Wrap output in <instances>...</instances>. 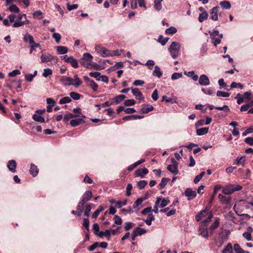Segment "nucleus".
Here are the masks:
<instances>
[{
  "mask_svg": "<svg viewBox=\"0 0 253 253\" xmlns=\"http://www.w3.org/2000/svg\"><path fill=\"white\" fill-rule=\"evenodd\" d=\"M211 207V205L208 204L204 210L196 215L195 217L196 221H199L202 220L205 225L210 222L213 216L212 212L210 210Z\"/></svg>",
  "mask_w": 253,
  "mask_h": 253,
  "instance_id": "f257e3e1",
  "label": "nucleus"
},
{
  "mask_svg": "<svg viewBox=\"0 0 253 253\" xmlns=\"http://www.w3.org/2000/svg\"><path fill=\"white\" fill-rule=\"evenodd\" d=\"M180 48V45L179 42H173L169 47V50L170 53L171 57L173 59H175L177 57L179 50Z\"/></svg>",
  "mask_w": 253,
  "mask_h": 253,
  "instance_id": "f03ea898",
  "label": "nucleus"
},
{
  "mask_svg": "<svg viewBox=\"0 0 253 253\" xmlns=\"http://www.w3.org/2000/svg\"><path fill=\"white\" fill-rule=\"evenodd\" d=\"M242 188V186L239 185L229 184L222 189V193L224 194L229 195L235 191L240 190Z\"/></svg>",
  "mask_w": 253,
  "mask_h": 253,
  "instance_id": "7ed1b4c3",
  "label": "nucleus"
},
{
  "mask_svg": "<svg viewBox=\"0 0 253 253\" xmlns=\"http://www.w3.org/2000/svg\"><path fill=\"white\" fill-rule=\"evenodd\" d=\"M93 58L92 56L88 53H84L83 57L82 58L80 63L84 67H91L90 65L92 62V59Z\"/></svg>",
  "mask_w": 253,
  "mask_h": 253,
  "instance_id": "20e7f679",
  "label": "nucleus"
},
{
  "mask_svg": "<svg viewBox=\"0 0 253 253\" xmlns=\"http://www.w3.org/2000/svg\"><path fill=\"white\" fill-rule=\"evenodd\" d=\"M41 59L42 63L53 62V63L55 64L57 62V57L48 53L42 54L41 56Z\"/></svg>",
  "mask_w": 253,
  "mask_h": 253,
  "instance_id": "39448f33",
  "label": "nucleus"
},
{
  "mask_svg": "<svg viewBox=\"0 0 253 253\" xmlns=\"http://www.w3.org/2000/svg\"><path fill=\"white\" fill-rule=\"evenodd\" d=\"M95 50L100 53L103 57L113 56V53L111 51L99 45H96Z\"/></svg>",
  "mask_w": 253,
  "mask_h": 253,
  "instance_id": "423d86ee",
  "label": "nucleus"
},
{
  "mask_svg": "<svg viewBox=\"0 0 253 253\" xmlns=\"http://www.w3.org/2000/svg\"><path fill=\"white\" fill-rule=\"evenodd\" d=\"M172 165H169L168 166L167 169L172 173L176 175L178 173L177 169L178 163L174 160V159H172Z\"/></svg>",
  "mask_w": 253,
  "mask_h": 253,
  "instance_id": "0eeeda50",
  "label": "nucleus"
},
{
  "mask_svg": "<svg viewBox=\"0 0 253 253\" xmlns=\"http://www.w3.org/2000/svg\"><path fill=\"white\" fill-rule=\"evenodd\" d=\"M230 234V231L229 230L223 229L219 233V238L222 243L227 241L229 239V236Z\"/></svg>",
  "mask_w": 253,
  "mask_h": 253,
  "instance_id": "6e6552de",
  "label": "nucleus"
},
{
  "mask_svg": "<svg viewBox=\"0 0 253 253\" xmlns=\"http://www.w3.org/2000/svg\"><path fill=\"white\" fill-rule=\"evenodd\" d=\"M169 201L165 198L162 199L161 198L158 197L155 202V205L158 206L161 208H164L167 206L169 203Z\"/></svg>",
  "mask_w": 253,
  "mask_h": 253,
  "instance_id": "1a4fd4ad",
  "label": "nucleus"
},
{
  "mask_svg": "<svg viewBox=\"0 0 253 253\" xmlns=\"http://www.w3.org/2000/svg\"><path fill=\"white\" fill-rule=\"evenodd\" d=\"M199 83L201 85H208L210 84V80L206 75H202L199 79Z\"/></svg>",
  "mask_w": 253,
  "mask_h": 253,
  "instance_id": "9d476101",
  "label": "nucleus"
},
{
  "mask_svg": "<svg viewBox=\"0 0 253 253\" xmlns=\"http://www.w3.org/2000/svg\"><path fill=\"white\" fill-rule=\"evenodd\" d=\"M185 195L187 197L188 200H191L196 196V191L192 190L191 188H187L184 192Z\"/></svg>",
  "mask_w": 253,
  "mask_h": 253,
  "instance_id": "9b49d317",
  "label": "nucleus"
},
{
  "mask_svg": "<svg viewBox=\"0 0 253 253\" xmlns=\"http://www.w3.org/2000/svg\"><path fill=\"white\" fill-rule=\"evenodd\" d=\"M219 7L215 6L212 8L210 10V18L213 21H217L218 20L217 13Z\"/></svg>",
  "mask_w": 253,
  "mask_h": 253,
  "instance_id": "f8f14e48",
  "label": "nucleus"
},
{
  "mask_svg": "<svg viewBox=\"0 0 253 253\" xmlns=\"http://www.w3.org/2000/svg\"><path fill=\"white\" fill-rule=\"evenodd\" d=\"M131 90L133 95L137 98L140 100H144V98L143 96L142 93L139 91L137 88H131Z\"/></svg>",
  "mask_w": 253,
  "mask_h": 253,
  "instance_id": "ddd939ff",
  "label": "nucleus"
},
{
  "mask_svg": "<svg viewBox=\"0 0 253 253\" xmlns=\"http://www.w3.org/2000/svg\"><path fill=\"white\" fill-rule=\"evenodd\" d=\"M60 82L65 85H70L73 84V79L66 76H61L60 78Z\"/></svg>",
  "mask_w": 253,
  "mask_h": 253,
  "instance_id": "4468645a",
  "label": "nucleus"
},
{
  "mask_svg": "<svg viewBox=\"0 0 253 253\" xmlns=\"http://www.w3.org/2000/svg\"><path fill=\"white\" fill-rule=\"evenodd\" d=\"M16 162L15 160H9L7 163V167L8 169L12 172H16Z\"/></svg>",
  "mask_w": 253,
  "mask_h": 253,
  "instance_id": "2eb2a0df",
  "label": "nucleus"
},
{
  "mask_svg": "<svg viewBox=\"0 0 253 253\" xmlns=\"http://www.w3.org/2000/svg\"><path fill=\"white\" fill-rule=\"evenodd\" d=\"M92 196V194L91 191L89 190L86 191L83 195L81 201L85 203L91 199Z\"/></svg>",
  "mask_w": 253,
  "mask_h": 253,
  "instance_id": "dca6fc26",
  "label": "nucleus"
},
{
  "mask_svg": "<svg viewBox=\"0 0 253 253\" xmlns=\"http://www.w3.org/2000/svg\"><path fill=\"white\" fill-rule=\"evenodd\" d=\"M253 229L252 227L249 226L247 229V231L243 233V237L247 241H251L252 239L251 233L253 232Z\"/></svg>",
  "mask_w": 253,
  "mask_h": 253,
  "instance_id": "f3484780",
  "label": "nucleus"
},
{
  "mask_svg": "<svg viewBox=\"0 0 253 253\" xmlns=\"http://www.w3.org/2000/svg\"><path fill=\"white\" fill-rule=\"evenodd\" d=\"M135 175L137 176H140L141 178L144 177L145 175L148 173L147 169L144 168L143 169H138L135 171Z\"/></svg>",
  "mask_w": 253,
  "mask_h": 253,
  "instance_id": "a211bd4d",
  "label": "nucleus"
},
{
  "mask_svg": "<svg viewBox=\"0 0 253 253\" xmlns=\"http://www.w3.org/2000/svg\"><path fill=\"white\" fill-rule=\"evenodd\" d=\"M154 107L149 104H144L141 109L143 113H148V112L153 110Z\"/></svg>",
  "mask_w": 253,
  "mask_h": 253,
  "instance_id": "6ab92c4d",
  "label": "nucleus"
},
{
  "mask_svg": "<svg viewBox=\"0 0 253 253\" xmlns=\"http://www.w3.org/2000/svg\"><path fill=\"white\" fill-rule=\"evenodd\" d=\"M23 40L25 42H29L30 44L35 43L33 37L28 33L24 35Z\"/></svg>",
  "mask_w": 253,
  "mask_h": 253,
  "instance_id": "aec40b11",
  "label": "nucleus"
},
{
  "mask_svg": "<svg viewBox=\"0 0 253 253\" xmlns=\"http://www.w3.org/2000/svg\"><path fill=\"white\" fill-rule=\"evenodd\" d=\"M84 122V121L82 119H76L72 120L70 122V124L73 127H75Z\"/></svg>",
  "mask_w": 253,
  "mask_h": 253,
  "instance_id": "412c9836",
  "label": "nucleus"
},
{
  "mask_svg": "<svg viewBox=\"0 0 253 253\" xmlns=\"http://www.w3.org/2000/svg\"><path fill=\"white\" fill-rule=\"evenodd\" d=\"M30 173L34 176H36L37 175L38 172H39V169H38L37 167L35 166V165L32 164L31 165V168L30 169Z\"/></svg>",
  "mask_w": 253,
  "mask_h": 253,
  "instance_id": "4be33fe9",
  "label": "nucleus"
},
{
  "mask_svg": "<svg viewBox=\"0 0 253 253\" xmlns=\"http://www.w3.org/2000/svg\"><path fill=\"white\" fill-rule=\"evenodd\" d=\"M218 198L221 202L224 203L225 204H229L230 203V198L225 197L222 194H219L218 195Z\"/></svg>",
  "mask_w": 253,
  "mask_h": 253,
  "instance_id": "5701e85b",
  "label": "nucleus"
},
{
  "mask_svg": "<svg viewBox=\"0 0 253 253\" xmlns=\"http://www.w3.org/2000/svg\"><path fill=\"white\" fill-rule=\"evenodd\" d=\"M153 75L154 76H156L159 78H160L162 76V73L159 66H155L154 70L153 72Z\"/></svg>",
  "mask_w": 253,
  "mask_h": 253,
  "instance_id": "b1692460",
  "label": "nucleus"
},
{
  "mask_svg": "<svg viewBox=\"0 0 253 253\" xmlns=\"http://www.w3.org/2000/svg\"><path fill=\"white\" fill-rule=\"evenodd\" d=\"M221 186L220 185H216L214 186V189H213V193L212 195H211V197L209 204L211 205V203L212 202L213 199L215 198V196L216 194L217 191L219 190L221 188Z\"/></svg>",
  "mask_w": 253,
  "mask_h": 253,
  "instance_id": "393cba45",
  "label": "nucleus"
},
{
  "mask_svg": "<svg viewBox=\"0 0 253 253\" xmlns=\"http://www.w3.org/2000/svg\"><path fill=\"white\" fill-rule=\"evenodd\" d=\"M96 235L99 236L100 237H102L103 236H106L109 238L111 236L110 235V230L107 229L104 232L100 231L99 233H94Z\"/></svg>",
  "mask_w": 253,
  "mask_h": 253,
  "instance_id": "a878e982",
  "label": "nucleus"
},
{
  "mask_svg": "<svg viewBox=\"0 0 253 253\" xmlns=\"http://www.w3.org/2000/svg\"><path fill=\"white\" fill-rule=\"evenodd\" d=\"M56 50L58 54H64L68 52V48L65 46H58L56 47Z\"/></svg>",
  "mask_w": 253,
  "mask_h": 253,
  "instance_id": "bb28decb",
  "label": "nucleus"
},
{
  "mask_svg": "<svg viewBox=\"0 0 253 253\" xmlns=\"http://www.w3.org/2000/svg\"><path fill=\"white\" fill-rule=\"evenodd\" d=\"M133 231L134 232L135 236H140L145 234L146 232V230L139 227L135 228Z\"/></svg>",
  "mask_w": 253,
  "mask_h": 253,
  "instance_id": "cd10ccee",
  "label": "nucleus"
},
{
  "mask_svg": "<svg viewBox=\"0 0 253 253\" xmlns=\"http://www.w3.org/2000/svg\"><path fill=\"white\" fill-rule=\"evenodd\" d=\"M208 127H203L197 129L196 130V132L198 135L201 136L207 134L208 132Z\"/></svg>",
  "mask_w": 253,
  "mask_h": 253,
  "instance_id": "c85d7f7f",
  "label": "nucleus"
},
{
  "mask_svg": "<svg viewBox=\"0 0 253 253\" xmlns=\"http://www.w3.org/2000/svg\"><path fill=\"white\" fill-rule=\"evenodd\" d=\"M33 119L34 120L38 122L44 123L45 122L44 119L42 117L41 115L38 114L37 113L34 114Z\"/></svg>",
  "mask_w": 253,
  "mask_h": 253,
  "instance_id": "c756f323",
  "label": "nucleus"
},
{
  "mask_svg": "<svg viewBox=\"0 0 253 253\" xmlns=\"http://www.w3.org/2000/svg\"><path fill=\"white\" fill-rule=\"evenodd\" d=\"M67 63H70L74 68H77L79 67V64L77 60L73 58L72 56H71V58Z\"/></svg>",
  "mask_w": 253,
  "mask_h": 253,
  "instance_id": "7c9ffc66",
  "label": "nucleus"
},
{
  "mask_svg": "<svg viewBox=\"0 0 253 253\" xmlns=\"http://www.w3.org/2000/svg\"><path fill=\"white\" fill-rule=\"evenodd\" d=\"M245 162V160L244 157H238L237 158L236 162L234 163L233 165H235L236 166L241 165L243 166H244Z\"/></svg>",
  "mask_w": 253,
  "mask_h": 253,
  "instance_id": "2f4dec72",
  "label": "nucleus"
},
{
  "mask_svg": "<svg viewBox=\"0 0 253 253\" xmlns=\"http://www.w3.org/2000/svg\"><path fill=\"white\" fill-rule=\"evenodd\" d=\"M170 179L169 178L164 177L162 179L159 186L161 189H164L167 185L168 182L169 181Z\"/></svg>",
  "mask_w": 253,
  "mask_h": 253,
  "instance_id": "473e14b6",
  "label": "nucleus"
},
{
  "mask_svg": "<svg viewBox=\"0 0 253 253\" xmlns=\"http://www.w3.org/2000/svg\"><path fill=\"white\" fill-rule=\"evenodd\" d=\"M208 17V14L206 11H203L199 14V21L200 22H203L204 20H207Z\"/></svg>",
  "mask_w": 253,
  "mask_h": 253,
  "instance_id": "72a5a7b5",
  "label": "nucleus"
},
{
  "mask_svg": "<svg viewBox=\"0 0 253 253\" xmlns=\"http://www.w3.org/2000/svg\"><path fill=\"white\" fill-rule=\"evenodd\" d=\"M200 235L204 238H208L209 237V232L207 228H200Z\"/></svg>",
  "mask_w": 253,
  "mask_h": 253,
  "instance_id": "f704fd0d",
  "label": "nucleus"
},
{
  "mask_svg": "<svg viewBox=\"0 0 253 253\" xmlns=\"http://www.w3.org/2000/svg\"><path fill=\"white\" fill-rule=\"evenodd\" d=\"M155 220V217L152 213H149L148 215L147 218L144 220V222L148 225H151L152 221Z\"/></svg>",
  "mask_w": 253,
  "mask_h": 253,
  "instance_id": "c9c22d12",
  "label": "nucleus"
},
{
  "mask_svg": "<svg viewBox=\"0 0 253 253\" xmlns=\"http://www.w3.org/2000/svg\"><path fill=\"white\" fill-rule=\"evenodd\" d=\"M220 5L223 9H229L231 7V4L228 1L224 0L220 2Z\"/></svg>",
  "mask_w": 253,
  "mask_h": 253,
  "instance_id": "e433bc0d",
  "label": "nucleus"
},
{
  "mask_svg": "<svg viewBox=\"0 0 253 253\" xmlns=\"http://www.w3.org/2000/svg\"><path fill=\"white\" fill-rule=\"evenodd\" d=\"M184 74H186L188 77H191L194 81H197L198 79V76L197 75L195 74L194 71H190L188 72V73L185 72Z\"/></svg>",
  "mask_w": 253,
  "mask_h": 253,
  "instance_id": "4c0bfd02",
  "label": "nucleus"
},
{
  "mask_svg": "<svg viewBox=\"0 0 253 253\" xmlns=\"http://www.w3.org/2000/svg\"><path fill=\"white\" fill-rule=\"evenodd\" d=\"M104 210V208L102 206H100L93 213L92 217L93 218H96L100 212Z\"/></svg>",
  "mask_w": 253,
  "mask_h": 253,
  "instance_id": "58836bf2",
  "label": "nucleus"
},
{
  "mask_svg": "<svg viewBox=\"0 0 253 253\" xmlns=\"http://www.w3.org/2000/svg\"><path fill=\"white\" fill-rule=\"evenodd\" d=\"M169 38H164L162 35H160L158 39V42H160L162 45H165L168 41Z\"/></svg>",
  "mask_w": 253,
  "mask_h": 253,
  "instance_id": "ea45409f",
  "label": "nucleus"
},
{
  "mask_svg": "<svg viewBox=\"0 0 253 253\" xmlns=\"http://www.w3.org/2000/svg\"><path fill=\"white\" fill-rule=\"evenodd\" d=\"M163 0H154V8L159 11L162 9V6L161 2Z\"/></svg>",
  "mask_w": 253,
  "mask_h": 253,
  "instance_id": "a19ab883",
  "label": "nucleus"
},
{
  "mask_svg": "<svg viewBox=\"0 0 253 253\" xmlns=\"http://www.w3.org/2000/svg\"><path fill=\"white\" fill-rule=\"evenodd\" d=\"M69 94L70 97H71L73 99L75 100H78L80 99L81 96V95L79 93L76 92H71Z\"/></svg>",
  "mask_w": 253,
  "mask_h": 253,
  "instance_id": "79ce46f5",
  "label": "nucleus"
},
{
  "mask_svg": "<svg viewBox=\"0 0 253 253\" xmlns=\"http://www.w3.org/2000/svg\"><path fill=\"white\" fill-rule=\"evenodd\" d=\"M72 101L71 98L68 96H66L62 98L60 100L59 103L60 104H64L66 103H68Z\"/></svg>",
  "mask_w": 253,
  "mask_h": 253,
  "instance_id": "37998d69",
  "label": "nucleus"
},
{
  "mask_svg": "<svg viewBox=\"0 0 253 253\" xmlns=\"http://www.w3.org/2000/svg\"><path fill=\"white\" fill-rule=\"evenodd\" d=\"M125 98H126V96L124 95H118L114 98V102L116 104H118L121 101L124 100L125 99Z\"/></svg>",
  "mask_w": 253,
  "mask_h": 253,
  "instance_id": "c03bdc74",
  "label": "nucleus"
},
{
  "mask_svg": "<svg viewBox=\"0 0 253 253\" xmlns=\"http://www.w3.org/2000/svg\"><path fill=\"white\" fill-rule=\"evenodd\" d=\"M88 85L94 91H96L98 89V84L93 80L90 81V83L88 84Z\"/></svg>",
  "mask_w": 253,
  "mask_h": 253,
  "instance_id": "a18cd8bd",
  "label": "nucleus"
},
{
  "mask_svg": "<svg viewBox=\"0 0 253 253\" xmlns=\"http://www.w3.org/2000/svg\"><path fill=\"white\" fill-rule=\"evenodd\" d=\"M232 246L231 243L228 244L226 247L222 250V253H231Z\"/></svg>",
  "mask_w": 253,
  "mask_h": 253,
  "instance_id": "49530a36",
  "label": "nucleus"
},
{
  "mask_svg": "<svg viewBox=\"0 0 253 253\" xmlns=\"http://www.w3.org/2000/svg\"><path fill=\"white\" fill-rule=\"evenodd\" d=\"M9 10L12 12L18 13L19 12V8L15 4H12L9 6Z\"/></svg>",
  "mask_w": 253,
  "mask_h": 253,
  "instance_id": "de8ad7c7",
  "label": "nucleus"
},
{
  "mask_svg": "<svg viewBox=\"0 0 253 253\" xmlns=\"http://www.w3.org/2000/svg\"><path fill=\"white\" fill-rule=\"evenodd\" d=\"M177 32V29L174 27H170L165 31L167 34H173Z\"/></svg>",
  "mask_w": 253,
  "mask_h": 253,
  "instance_id": "09e8293b",
  "label": "nucleus"
},
{
  "mask_svg": "<svg viewBox=\"0 0 253 253\" xmlns=\"http://www.w3.org/2000/svg\"><path fill=\"white\" fill-rule=\"evenodd\" d=\"M52 71L51 69L49 68H45L43 70V73H42V76L44 77H47L48 76L52 75Z\"/></svg>",
  "mask_w": 253,
  "mask_h": 253,
  "instance_id": "8fccbe9b",
  "label": "nucleus"
},
{
  "mask_svg": "<svg viewBox=\"0 0 253 253\" xmlns=\"http://www.w3.org/2000/svg\"><path fill=\"white\" fill-rule=\"evenodd\" d=\"M216 95L217 96H222L224 97H229L230 96V93L228 92H225L222 91H217L216 92Z\"/></svg>",
  "mask_w": 253,
  "mask_h": 253,
  "instance_id": "3c124183",
  "label": "nucleus"
},
{
  "mask_svg": "<svg viewBox=\"0 0 253 253\" xmlns=\"http://www.w3.org/2000/svg\"><path fill=\"white\" fill-rule=\"evenodd\" d=\"M215 109L218 110H222L226 113H228L230 111L229 107L226 105H224L222 107H215Z\"/></svg>",
  "mask_w": 253,
  "mask_h": 253,
  "instance_id": "603ef678",
  "label": "nucleus"
},
{
  "mask_svg": "<svg viewBox=\"0 0 253 253\" xmlns=\"http://www.w3.org/2000/svg\"><path fill=\"white\" fill-rule=\"evenodd\" d=\"M132 184L130 183L128 184L126 186V195L128 197L131 195V191L132 190Z\"/></svg>",
  "mask_w": 253,
  "mask_h": 253,
  "instance_id": "864d4df0",
  "label": "nucleus"
},
{
  "mask_svg": "<svg viewBox=\"0 0 253 253\" xmlns=\"http://www.w3.org/2000/svg\"><path fill=\"white\" fill-rule=\"evenodd\" d=\"M147 182L145 180H140L137 182V186L140 189H143L147 185Z\"/></svg>",
  "mask_w": 253,
  "mask_h": 253,
  "instance_id": "5fc2aeb1",
  "label": "nucleus"
},
{
  "mask_svg": "<svg viewBox=\"0 0 253 253\" xmlns=\"http://www.w3.org/2000/svg\"><path fill=\"white\" fill-rule=\"evenodd\" d=\"M42 13L41 10H37L33 13L34 18L41 19L42 18Z\"/></svg>",
  "mask_w": 253,
  "mask_h": 253,
  "instance_id": "6e6d98bb",
  "label": "nucleus"
},
{
  "mask_svg": "<svg viewBox=\"0 0 253 253\" xmlns=\"http://www.w3.org/2000/svg\"><path fill=\"white\" fill-rule=\"evenodd\" d=\"M75 117L72 114L67 113L65 115L63 118V122L64 123H67L70 119L73 118Z\"/></svg>",
  "mask_w": 253,
  "mask_h": 253,
  "instance_id": "4d7b16f0",
  "label": "nucleus"
},
{
  "mask_svg": "<svg viewBox=\"0 0 253 253\" xmlns=\"http://www.w3.org/2000/svg\"><path fill=\"white\" fill-rule=\"evenodd\" d=\"M219 225V219L218 218H216L215 220L214 223L211 226L210 229L211 230H214L217 228Z\"/></svg>",
  "mask_w": 253,
  "mask_h": 253,
  "instance_id": "13d9d810",
  "label": "nucleus"
},
{
  "mask_svg": "<svg viewBox=\"0 0 253 253\" xmlns=\"http://www.w3.org/2000/svg\"><path fill=\"white\" fill-rule=\"evenodd\" d=\"M89 75L95 78L97 80L100 81V73L98 72H90L89 73Z\"/></svg>",
  "mask_w": 253,
  "mask_h": 253,
  "instance_id": "bf43d9fd",
  "label": "nucleus"
},
{
  "mask_svg": "<svg viewBox=\"0 0 253 253\" xmlns=\"http://www.w3.org/2000/svg\"><path fill=\"white\" fill-rule=\"evenodd\" d=\"M143 202V199H141V198L137 199L133 204V206H132L133 208V209L136 208L138 206L140 205Z\"/></svg>",
  "mask_w": 253,
  "mask_h": 253,
  "instance_id": "052dcab7",
  "label": "nucleus"
},
{
  "mask_svg": "<svg viewBox=\"0 0 253 253\" xmlns=\"http://www.w3.org/2000/svg\"><path fill=\"white\" fill-rule=\"evenodd\" d=\"M135 104V101L134 99H127L124 102V104L126 106H132Z\"/></svg>",
  "mask_w": 253,
  "mask_h": 253,
  "instance_id": "680f3d73",
  "label": "nucleus"
},
{
  "mask_svg": "<svg viewBox=\"0 0 253 253\" xmlns=\"http://www.w3.org/2000/svg\"><path fill=\"white\" fill-rule=\"evenodd\" d=\"M20 71L18 69H15L13 70L12 72H9L8 73V76L9 77H14L16 76V75H20Z\"/></svg>",
  "mask_w": 253,
  "mask_h": 253,
  "instance_id": "e2e57ef3",
  "label": "nucleus"
},
{
  "mask_svg": "<svg viewBox=\"0 0 253 253\" xmlns=\"http://www.w3.org/2000/svg\"><path fill=\"white\" fill-rule=\"evenodd\" d=\"M52 38L55 39L57 43H59L61 40V36L59 33H54L52 35Z\"/></svg>",
  "mask_w": 253,
  "mask_h": 253,
  "instance_id": "0e129e2a",
  "label": "nucleus"
},
{
  "mask_svg": "<svg viewBox=\"0 0 253 253\" xmlns=\"http://www.w3.org/2000/svg\"><path fill=\"white\" fill-rule=\"evenodd\" d=\"M91 208L90 205L87 204L85 206V209L84 211V215L86 216H88L89 215V212L91 211Z\"/></svg>",
  "mask_w": 253,
  "mask_h": 253,
  "instance_id": "69168bd1",
  "label": "nucleus"
},
{
  "mask_svg": "<svg viewBox=\"0 0 253 253\" xmlns=\"http://www.w3.org/2000/svg\"><path fill=\"white\" fill-rule=\"evenodd\" d=\"M25 24V22H24L23 21H16L13 25L12 27L13 28H17L21 27Z\"/></svg>",
  "mask_w": 253,
  "mask_h": 253,
  "instance_id": "338daca9",
  "label": "nucleus"
},
{
  "mask_svg": "<svg viewBox=\"0 0 253 253\" xmlns=\"http://www.w3.org/2000/svg\"><path fill=\"white\" fill-rule=\"evenodd\" d=\"M234 249L236 253H244V252L240 248V246L238 244L234 245Z\"/></svg>",
  "mask_w": 253,
  "mask_h": 253,
  "instance_id": "774afa93",
  "label": "nucleus"
}]
</instances>
